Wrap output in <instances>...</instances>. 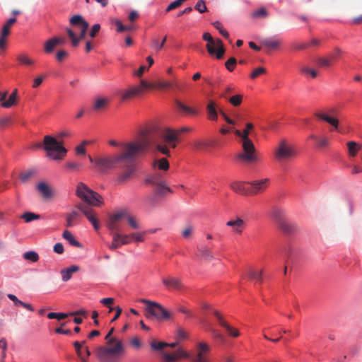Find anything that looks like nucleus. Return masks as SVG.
<instances>
[{
	"label": "nucleus",
	"mask_w": 362,
	"mask_h": 362,
	"mask_svg": "<svg viewBox=\"0 0 362 362\" xmlns=\"http://www.w3.org/2000/svg\"><path fill=\"white\" fill-rule=\"evenodd\" d=\"M140 301L147 305L145 310V316L146 318L150 320L156 319L158 320L170 319V313L160 303L144 298L141 299Z\"/></svg>",
	"instance_id": "nucleus-6"
},
{
	"label": "nucleus",
	"mask_w": 362,
	"mask_h": 362,
	"mask_svg": "<svg viewBox=\"0 0 362 362\" xmlns=\"http://www.w3.org/2000/svg\"><path fill=\"white\" fill-rule=\"evenodd\" d=\"M37 189L45 199H48L54 195V190L47 183L43 182L38 183Z\"/></svg>",
	"instance_id": "nucleus-20"
},
{
	"label": "nucleus",
	"mask_w": 362,
	"mask_h": 362,
	"mask_svg": "<svg viewBox=\"0 0 362 362\" xmlns=\"http://www.w3.org/2000/svg\"><path fill=\"white\" fill-rule=\"evenodd\" d=\"M267 72V70L264 67H258L257 69H255L250 74V78L252 79H255L256 78H257L259 76H260L261 74H264Z\"/></svg>",
	"instance_id": "nucleus-57"
},
{
	"label": "nucleus",
	"mask_w": 362,
	"mask_h": 362,
	"mask_svg": "<svg viewBox=\"0 0 362 362\" xmlns=\"http://www.w3.org/2000/svg\"><path fill=\"white\" fill-rule=\"evenodd\" d=\"M210 351V346L204 342L197 344L194 350L189 354V358L191 362H208V355Z\"/></svg>",
	"instance_id": "nucleus-12"
},
{
	"label": "nucleus",
	"mask_w": 362,
	"mask_h": 362,
	"mask_svg": "<svg viewBox=\"0 0 362 362\" xmlns=\"http://www.w3.org/2000/svg\"><path fill=\"white\" fill-rule=\"evenodd\" d=\"M247 184L250 185V195H255L264 192L267 188L269 184V179L257 180L248 182Z\"/></svg>",
	"instance_id": "nucleus-14"
},
{
	"label": "nucleus",
	"mask_w": 362,
	"mask_h": 362,
	"mask_svg": "<svg viewBox=\"0 0 362 362\" xmlns=\"http://www.w3.org/2000/svg\"><path fill=\"white\" fill-rule=\"evenodd\" d=\"M76 193L78 197L89 205L99 206L103 204L102 197L83 182L78 185Z\"/></svg>",
	"instance_id": "nucleus-7"
},
{
	"label": "nucleus",
	"mask_w": 362,
	"mask_h": 362,
	"mask_svg": "<svg viewBox=\"0 0 362 362\" xmlns=\"http://www.w3.org/2000/svg\"><path fill=\"white\" fill-rule=\"evenodd\" d=\"M193 145L195 149L204 151L209 147L210 144L208 141L197 140L194 142Z\"/></svg>",
	"instance_id": "nucleus-43"
},
{
	"label": "nucleus",
	"mask_w": 362,
	"mask_h": 362,
	"mask_svg": "<svg viewBox=\"0 0 362 362\" xmlns=\"http://www.w3.org/2000/svg\"><path fill=\"white\" fill-rule=\"evenodd\" d=\"M213 313L216 316L218 324L225 328L230 335L234 337H238L240 335L238 330L230 326L218 311L214 310Z\"/></svg>",
	"instance_id": "nucleus-15"
},
{
	"label": "nucleus",
	"mask_w": 362,
	"mask_h": 362,
	"mask_svg": "<svg viewBox=\"0 0 362 362\" xmlns=\"http://www.w3.org/2000/svg\"><path fill=\"white\" fill-rule=\"evenodd\" d=\"M279 228L284 232L285 233L290 234L292 233L296 230V226L294 224L288 222L286 219L280 220L279 223H278Z\"/></svg>",
	"instance_id": "nucleus-22"
},
{
	"label": "nucleus",
	"mask_w": 362,
	"mask_h": 362,
	"mask_svg": "<svg viewBox=\"0 0 362 362\" xmlns=\"http://www.w3.org/2000/svg\"><path fill=\"white\" fill-rule=\"evenodd\" d=\"M91 205H89L86 202H81L78 203L76 207L83 213L85 216L88 215L90 213H93L94 210L90 207Z\"/></svg>",
	"instance_id": "nucleus-31"
},
{
	"label": "nucleus",
	"mask_w": 362,
	"mask_h": 362,
	"mask_svg": "<svg viewBox=\"0 0 362 362\" xmlns=\"http://www.w3.org/2000/svg\"><path fill=\"white\" fill-rule=\"evenodd\" d=\"M68 316V314L63 313H49L47 314L49 319H57L59 320H64Z\"/></svg>",
	"instance_id": "nucleus-54"
},
{
	"label": "nucleus",
	"mask_w": 362,
	"mask_h": 362,
	"mask_svg": "<svg viewBox=\"0 0 362 362\" xmlns=\"http://www.w3.org/2000/svg\"><path fill=\"white\" fill-rule=\"evenodd\" d=\"M317 64L320 67L325 68L329 67L331 64V59L327 58H319L317 60Z\"/></svg>",
	"instance_id": "nucleus-61"
},
{
	"label": "nucleus",
	"mask_w": 362,
	"mask_h": 362,
	"mask_svg": "<svg viewBox=\"0 0 362 362\" xmlns=\"http://www.w3.org/2000/svg\"><path fill=\"white\" fill-rule=\"evenodd\" d=\"M124 218H126L129 224L130 227L133 229H138L140 228V223L139 221L132 216L129 215L126 211V216Z\"/></svg>",
	"instance_id": "nucleus-40"
},
{
	"label": "nucleus",
	"mask_w": 362,
	"mask_h": 362,
	"mask_svg": "<svg viewBox=\"0 0 362 362\" xmlns=\"http://www.w3.org/2000/svg\"><path fill=\"white\" fill-rule=\"evenodd\" d=\"M122 246L120 241V233H114L112 234V242L109 245V248L112 250H116Z\"/></svg>",
	"instance_id": "nucleus-33"
},
{
	"label": "nucleus",
	"mask_w": 362,
	"mask_h": 362,
	"mask_svg": "<svg viewBox=\"0 0 362 362\" xmlns=\"http://www.w3.org/2000/svg\"><path fill=\"white\" fill-rule=\"evenodd\" d=\"M228 102L233 106H239L242 103L243 95L235 94L228 99Z\"/></svg>",
	"instance_id": "nucleus-46"
},
{
	"label": "nucleus",
	"mask_w": 362,
	"mask_h": 362,
	"mask_svg": "<svg viewBox=\"0 0 362 362\" xmlns=\"http://www.w3.org/2000/svg\"><path fill=\"white\" fill-rule=\"evenodd\" d=\"M163 284L169 290H180L182 288V284L180 279L173 276H167L163 278Z\"/></svg>",
	"instance_id": "nucleus-16"
},
{
	"label": "nucleus",
	"mask_w": 362,
	"mask_h": 362,
	"mask_svg": "<svg viewBox=\"0 0 362 362\" xmlns=\"http://www.w3.org/2000/svg\"><path fill=\"white\" fill-rule=\"evenodd\" d=\"M89 143L88 141H83L81 144L77 146L75 148L76 155H85L86 152L85 146Z\"/></svg>",
	"instance_id": "nucleus-53"
},
{
	"label": "nucleus",
	"mask_w": 362,
	"mask_h": 362,
	"mask_svg": "<svg viewBox=\"0 0 362 362\" xmlns=\"http://www.w3.org/2000/svg\"><path fill=\"white\" fill-rule=\"evenodd\" d=\"M296 151L285 139L281 140L274 150V156L279 161L289 160L295 158Z\"/></svg>",
	"instance_id": "nucleus-10"
},
{
	"label": "nucleus",
	"mask_w": 362,
	"mask_h": 362,
	"mask_svg": "<svg viewBox=\"0 0 362 362\" xmlns=\"http://www.w3.org/2000/svg\"><path fill=\"white\" fill-rule=\"evenodd\" d=\"M347 146L350 156H355L357 151L359 150L358 144L355 141H349L347 143Z\"/></svg>",
	"instance_id": "nucleus-51"
},
{
	"label": "nucleus",
	"mask_w": 362,
	"mask_h": 362,
	"mask_svg": "<svg viewBox=\"0 0 362 362\" xmlns=\"http://www.w3.org/2000/svg\"><path fill=\"white\" fill-rule=\"evenodd\" d=\"M174 356L176 357V360H178L180 358H189V354L185 351L184 350L179 349H177L175 353Z\"/></svg>",
	"instance_id": "nucleus-63"
},
{
	"label": "nucleus",
	"mask_w": 362,
	"mask_h": 362,
	"mask_svg": "<svg viewBox=\"0 0 362 362\" xmlns=\"http://www.w3.org/2000/svg\"><path fill=\"white\" fill-rule=\"evenodd\" d=\"M212 25L214 27L217 29L221 35H222L226 38H229V34L228 31L225 29H223L221 22L219 21H215L212 23Z\"/></svg>",
	"instance_id": "nucleus-49"
},
{
	"label": "nucleus",
	"mask_w": 362,
	"mask_h": 362,
	"mask_svg": "<svg viewBox=\"0 0 362 362\" xmlns=\"http://www.w3.org/2000/svg\"><path fill=\"white\" fill-rule=\"evenodd\" d=\"M226 226L231 227L233 231L237 234H241L245 228V221L240 218L230 220L226 223Z\"/></svg>",
	"instance_id": "nucleus-18"
},
{
	"label": "nucleus",
	"mask_w": 362,
	"mask_h": 362,
	"mask_svg": "<svg viewBox=\"0 0 362 362\" xmlns=\"http://www.w3.org/2000/svg\"><path fill=\"white\" fill-rule=\"evenodd\" d=\"M109 104V100L106 98H97L93 104V110L99 111L105 109Z\"/></svg>",
	"instance_id": "nucleus-26"
},
{
	"label": "nucleus",
	"mask_w": 362,
	"mask_h": 362,
	"mask_svg": "<svg viewBox=\"0 0 362 362\" xmlns=\"http://www.w3.org/2000/svg\"><path fill=\"white\" fill-rule=\"evenodd\" d=\"M272 215L278 223H279L280 220H284V211L281 209H274V211L272 212Z\"/></svg>",
	"instance_id": "nucleus-59"
},
{
	"label": "nucleus",
	"mask_w": 362,
	"mask_h": 362,
	"mask_svg": "<svg viewBox=\"0 0 362 362\" xmlns=\"http://www.w3.org/2000/svg\"><path fill=\"white\" fill-rule=\"evenodd\" d=\"M247 182L241 181H234L230 184V187L233 191L236 193L250 195V187H246L245 185Z\"/></svg>",
	"instance_id": "nucleus-19"
},
{
	"label": "nucleus",
	"mask_w": 362,
	"mask_h": 362,
	"mask_svg": "<svg viewBox=\"0 0 362 362\" xmlns=\"http://www.w3.org/2000/svg\"><path fill=\"white\" fill-rule=\"evenodd\" d=\"M78 270H79L78 267L75 266V265H73L66 269H62L61 271V275H62V279L63 281H69L71 278L72 274L74 272H78Z\"/></svg>",
	"instance_id": "nucleus-23"
},
{
	"label": "nucleus",
	"mask_w": 362,
	"mask_h": 362,
	"mask_svg": "<svg viewBox=\"0 0 362 362\" xmlns=\"http://www.w3.org/2000/svg\"><path fill=\"white\" fill-rule=\"evenodd\" d=\"M168 346V343L165 342H157L156 341H153L151 344V346L154 350H162L164 347H166Z\"/></svg>",
	"instance_id": "nucleus-62"
},
{
	"label": "nucleus",
	"mask_w": 362,
	"mask_h": 362,
	"mask_svg": "<svg viewBox=\"0 0 362 362\" xmlns=\"http://www.w3.org/2000/svg\"><path fill=\"white\" fill-rule=\"evenodd\" d=\"M69 21L71 24L75 26H78L80 29V34L77 37L71 29L66 28V33L69 37L71 40L72 46L77 47L79 44V42L84 39L86 31L89 27V23L85 21V19L81 15H74L70 18Z\"/></svg>",
	"instance_id": "nucleus-4"
},
{
	"label": "nucleus",
	"mask_w": 362,
	"mask_h": 362,
	"mask_svg": "<svg viewBox=\"0 0 362 362\" xmlns=\"http://www.w3.org/2000/svg\"><path fill=\"white\" fill-rule=\"evenodd\" d=\"M86 344V341H83L81 342L79 341H75L74 344V346L76 349V351L78 354V356L81 358V360L85 362V358L83 356L81 348L82 346Z\"/></svg>",
	"instance_id": "nucleus-50"
},
{
	"label": "nucleus",
	"mask_w": 362,
	"mask_h": 362,
	"mask_svg": "<svg viewBox=\"0 0 362 362\" xmlns=\"http://www.w3.org/2000/svg\"><path fill=\"white\" fill-rule=\"evenodd\" d=\"M24 259L31 261L33 262H36L39 259V255L36 252L34 251H28L23 254Z\"/></svg>",
	"instance_id": "nucleus-48"
},
{
	"label": "nucleus",
	"mask_w": 362,
	"mask_h": 362,
	"mask_svg": "<svg viewBox=\"0 0 362 362\" xmlns=\"http://www.w3.org/2000/svg\"><path fill=\"white\" fill-rule=\"evenodd\" d=\"M43 148L46 151L47 156L54 160L62 159L67 153V150L63 146L62 143L49 135L44 137Z\"/></svg>",
	"instance_id": "nucleus-3"
},
{
	"label": "nucleus",
	"mask_w": 362,
	"mask_h": 362,
	"mask_svg": "<svg viewBox=\"0 0 362 362\" xmlns=\"http://www.w3.org/2000/svg\"><path fill=\"white\" fill-rule=\"evenodd\" d=\"M198 250H199L201 256L204 259L211 260L214 258L211 250L208 247H206L205 246L199 247Z\"/></svg>",
	"instance_id": "nucleus-34"
},
{
	"label": "nucleus",
	"mask_w": 362,
	"mask_h": 362,
	"mask_svg": "<svg viewBox=\"0 0 362 362\" xmlns=\"http://www.w3.org/2000/svg\"><path fill=\"white\" fill-rule=\"evenodd\" d=\"M147 234V231L142 232H136L132 233L129 234L131 237L132 241H134L136 243H142L145 240V236Z\"/></svg>",
	"instance_id": "nucleus-32"
},
{
	"label": "nucleus",
	"mask_w": 362,
	"mask_h": 362,
	"mask_svg": "<svg viewBox=\"0 0 362 362\" xmlns=\"http://www.w3.org/2000/svg\"><path fill=\"white\" fill-rule=\"evenodd\" d=\"M268 16V12L265 8H260L254 11L252 17L254 18H264Z\"/></svg>",
	"instance_id": "nucleus-42"
},
{
	"label": "nucleus",
	"mask_w": 362,
	"mask_h": 362,
	"mask_svg": "<svg viewBox=\"0 0 362 362\" xmlns=\"http://www.w3.org/2000/svg\"><path fill=\"white\" fill-rule=\"evenodd\" d=\"M21 218H23L25 222L29 223L34 220L39 219L40 216L33 212H25L21 215Z\"/></svg>",
	"instance_id": "nucleus-45"
},
{
	"label": "nucleus",
	"mask_w": 362,
	"mask_h": 362,
	"mask_svg": "<svg viewBox=\"0 0 362 362\" xmlns=\"http://www.w3.org/2000/svg\"><path fill=\"white\" fill-rule=\"evenodd\" d=\"M57 45L58 42L54 37L48 40L45 43V52L46 53H51Z\"/></svg>",
	"instance_id": "nucleus-38"
},
{
	"label": "nucleus",
	"mask_w": 362,
	"mask_h": 362,
	"mask_svg": "<svg viewBox=\"0 0 362 362\" xmlns=\"http://www.w3.org/2000/svg\"><path fill=\"white\" fill-rule=\"evenodd\" d=\"M17 59L21 64L23 65L30 66L34 64V61L25 54H19L17 57Z\"/></svg>",
	"instance_id": "nucleus-47"
},
{
	"label": "nucleus",
	"mask_w": 362,
	"mask_h": 362,
	"mask_svg": "<svg viewBox=\"0 0 362 362\" xmlns=\"http://www.w3.org/2000/svg\"><path fill=\"white\" fill-rule=\"evenodd\" d=\"M176 105H177V107L180 110L183 111L186 115H196L199 112L197 109L189 107V106H187L179 100L176 101Z\"/></svg>",
	"instance_id": "nucleus-24"
},
{
	"label": "nucleus",
	"mask_w": 362,
	"mask_h": 362,
	"mask_svg": "<svg viewBox=\"0 0 362 362\" xmlns=\"http://www.w3.org/2000/svg\"><path fill=\"white\" fill-rule=\"evenodd\" d=\"M160 136L165 144L159 143L156 145V148L160 153L170 157V151L167 144L173 148H176V142L178 141L179 137L175 129L172 128H165L162 130Z\"/></svg>",
	"instance_id": "nucleus-5"
},
{
	"label": "nucleus",
	"mask_w": 362,
	"mask_h": 362,
	"mask_svg": "<svg viewBox=\"0 0 362 362\" xmlns=\"http://www.w3.org/2000/svg\"><path fill=\"white\" fill-rule=\"evenodd\" d=\"M18 90L15 89L9 95L8 99L1 103V106L4 108H8L16 103Z\"/></svg>",
	"instance_id": "nucleus-27"
},
{
	"label": "nucleus",
	"mask_w": 362,
	"mask_h": 362,
	"mask_svg": "<svg viewBox=\"0 0 362 362\" xmlns=\"http://www.w3.org/2000/svg\"><path fill=\"white\" fill-rule=\"evenodd\" d=\"M153 166H157L159 170H167L169 168V163L165 158L154 161Z\"/></svg>",
	"instance_id": "nucleus-36"
},
{
	"label": "nucleus",
	"mask_w": 362,
	"mask_h": 362,
	"mask_svg": "<svg viewBox=\"0 0 362 362\" xmlns=\"http://www.w3.org/2000/svg\"><path fill=\"white\" fill-rule=\"evenodd\" d=\"M202 37L204 41L208 42L206 47L209 54L211 55L216 54L218 59H222L226 51L222 40L221 39L214 40L209 33H204Z\"/></svg>",
	"instance_id": "nucleus-11"
},
{
	"label": "nucleus",
	"mask_w": 362,
	"mask_h": 362,
	"mask_svg": "<svg viewBox=\"0 0 362 362\" xmlns=\"http://www.w3.org/2000/svg\"><path fill=\"white\" fill-rule=\"evenodd\" d=\"M87 219L92 223L94 228L98 230L100 228V223L98 220L96 218L95 211L93 213L88 214V215L85 216Z\"/></svg>",
	"instance_id": "nucleus-44"
},
{
	"label": "nucleus",
	"mask_w": 362,
	"mask_h": 362,
	"mask_svg": "<svg viewBox=\"0 0 362 362\" xmlns=\"http://www.w3.org/2000/svg\"><path fill=\"white\" fill-rule=\"evenodd\" d=\"M164 181L162 175L159 173H153L147 176L145 179V182L148 185L156 186Z\"/></svg>",
	"instance_id": "nucleus-21"
},
{
	"label": "nucleus",
	"mask_w": 362,
	"mask_h": 362,
	"mask_svg": "<svg viewBox=\"0 0 362 362\" xmlns=\"http://www.w3.org/2000/svg\"><path fill=\"white\" fill-rule=\"evenodd\" d=\"M262 274H263V270H260L259 272L255 270H250L248 272V276L251 280H255L257 282L262 283Z\"/></svg>",
	"instance_id": "nucleus-37"
},
{
	"label": "nucleus",
	"mask_w": 362,
	"mask_h": 362,
	"mask_svg": "<svg viewBox=\"0 0 362 362\" xmlns=\"http://www.w3.org/2000/svg\"><path fill=\"white\" fill-rule=\"evenodd\" d=\"M262 45L272 49H277L280 47L281 42L279 40L265 39L262 41Z\"/></svg>",
	"instance_id": "nucleus-28"
},
{
	"label": "nucleus",
	"mask_w": 362,
	"mask_h": 362,
	"mask_svg": "<svg viewBox=\"0 0 362 362\" xmlns=\"http://www.w3.org/2000/svg\"><path fill=\"white\" fill-rule=\"evenodd\" d=\"M80 214L77 210H73L71 212L68 214L66 218V226L69 228L72 227L74 225V221L77 220Z\"/></svg>",
	"instance_id": "nucleus-29"
},
{
	"label": "nucleus",
	"mask_w": 362,
	"mask_h": 362,
	"mask_svg": "<svg viewBox=\"0 0 362 362\" xmlns=\"http://www.w3.org/2000/svg\"><path fill=\"white\" fill-rule=\"evenodd\" d=\"M253 128H254V125L252 123H247L245 129H243V131H240L239 129H235L234 131V133L237 136H238L240 138H243L244 133L246 132L247 137H249L250 131L252 129H253Z\"/></svg>",
	"instance_id": "nucleus-39"
},
{
	"label": "nucleus",
	"mask_w": 362,
	"mask_h": 362,
	"mask_svg": "<svg viewBox=\"0 0 362 362\" xmlns=\"http://www.w3.org/2000/svg\"><path fill=\"white\" fill-rule=\"evenodd\" d=\"M16 22V18H9L6 23L3 25L1 33L4 36H8L10 34V28Z\"/></svg>",
	"instance_id": "nucleus-35"
},
{
	"label": "nucleus",
	"mask_w": 362,
	"mask_h": 362,
	"mask_svg": "<svg viewBox=\"0 0 362 362\" xmlns=\"http://www.w3.org/2000/svg\"><path fill=\"white\" fill-rule=\"evenodd\" d=\"M194 8L201 13L207 11V8L204 0H199L194 6Z\"/></svg>",
	"instance_id": "nucleus-56"
},
{
	"label": "nucleus",
	"mask_w": 362,
	"mask_h": 362,
	"mask_svg": "<svg viewBox=\"0 0 362 362\" xmlns=\"http://www.w3.org/2000/svg\"><path fill=\"white\" fill-rule=\"evenodd\" d=\"M126 216V211L122 210L110 216L107 221V227L111 231L119 233L121 230L120 221Z\"/></svg>",
	"instance_id": "nucleus-13"
},
{
	"label": "nucleus",
	"mask_w": 362,
	"mask_h": 362,
	"mask_svg": "<svg viewBox=\"0 0 362 362\" xmlns=\"http://www.w3.org/2000/svg\"><path fill=\"white\" fill-rule=\"evenodd\" d=\"M157 86L159 88H172L173 86H175L177 88H180V86H178V84L173 83H171L169 81L160 82Z\"/></svg>",
	"instance_id": "nucleus-64"
},
{
	"label": "nucleus",
	"mask_w": 362,
	"mask_h": 362,
	"mask_svg": "<svg viewBox=\"0 0 362 362\" xmlns=\"http://www.w3.org/2000/svg\"><path fill=\"white\" fill-rule=\"evenodd\" d=\"M237 63L235 58L230 57L228 61L226 62L225 66L229 71H233L235 69V66Z\"/></svg>",
	"instance_id": "nucleus-60"
},
{
	"label": "nucleus",
	"mask_w": 362,
	"mask_h": 362,
	"mask_svg": "<svg viewBox=\"0 0 362 362\" xmlns=\"http://www.w3.org/2000/svg\"><path fill=\"white\" fill-rule=\"evenodd\" d=\"M194 232V228L192 226H186L182 231V235L185 239H189L191 238Z\"/></svg>",
	"instance_id": "nucleus-55"
},
{
	"label": "nucleus",
	"mask_w": 362,
	"mask_h": 362,
	"mask_svg": "<svg viewBox=\"0 0 362 362\" xmlns=\"http://www.w3.org/2000/svg\"><path fill=\"white\" fill-rule=\"evenodd\" d=\"M124 351V347L122 340L115 339L108 347L100 346L96 350V356L101 361H105L110 355H119Z\"/></svg>",
	"instance_id": "nucleus-9"
},
{
	"label": "nucleus",
	"mask_w": 362,
	"mask_h": 362,
	"mask_svg": "<svg viewBox=\"0 0 362 362\" xmlns=\"http://www.w3.org/2000/svg\"><path fill=\"white\" fill-rule=\"evenodd\" d=\"M62 237L65 240H66L69 243L70 245L75 246L76 247H78V248L82 247V245L78 240H76L75 239L73 234L70 231L64 230L62 234Z\"/></svg>",
	"instance_id": "nucleus-25"
},
{
	"label": "nucleus",
	"mask_w": 362,
	"mask_h": 362,
	"mask_svg": "<svg viewBox=\"0 0 362 362\" xmlns=\"http://www.w3.org/2000/svg\"><path fill=\"white\" fill-rule=\"evenodd\" d=\"M156 194L158 196H164L168 192L171 193L172 190L171 189L167 186L165 181H163L160 184H158L156 186Z\"/></svg>",
	"instance_id": "nucleus-30"
},
{
	"label": "nucleus",
	"mask_w": 362,
	"mask_h": 362,
	"mask_svg": "<svg viewBox=\"0 0 362 362\" xmlns=\"http://www.w3.org/2000/svg\"><path fill=\"white\" fill-rule=\"evenodd\" d=\"M217 103L212 100H209L206 105L208 119L211 121H216L219 112Z\"/></svg>",
	"instance_id": "nucleus-17"
},
{
	"label": "nucleus",
	"mask_w": 362,
	"mask_h": 362,
	"mask_svg": "<svg viewBox=\"0 0 362 362\" xmlns=\"http://www.w3.org/2000/svg\"><path fill=\"white\" fill-rule=\"evenodd\" d=\"M240 139L243 151L236 156L237 159L247 163L255 162L257 158L255 153V148L253 142L249 137H247L246 132L244 133L243 138Z\"/></svg>",
	"instance_id": "nucleus-8"
},
{
	"label": "nucleus",
	"mask_w": 362,
	"mask_h": 362,
	"mask_svg": "<svg viewBox=\"0 0 362 362\" xmlns=\"http://www.w3.org/2000/svg\"><path fill=\"white\" fill-rule=\"evenodd\" d=\"M124 156V150L121 153L115 155H104L95 158L88 156V159L93 163L95 168L101 173H107L110 170L117 168Z\"/></svg>",
	"instance_id": "nucleus-2"
},
{
	"label": "nucleus",
	"mask_w": 362,
	"mask_h": 362,
	"mask_svg": "<svg viewBox=\"0 0 362 362\" xmlns=\"http://www.w3.org/2000/svg\"><path fill=\"white\" fill-rule=\"evenodd\" d=\"M233 93H235V87L231 86H227L223 89L221 97L228 100L230 98L229 95Z\"/></svg>",
	"instance_id": "nucleus-58"
},
{
	"label": "nucleus",
	"mask_w": 362,
	"mask_h": 362,
	"mask_svg": "<svg viewBox=\"0 0 362 362\" xmlns=\"http://www.w3.org/2000/svg\"><path fill=\"white\" fill-rule=\"evenodd\" d=\"M65 168L70 172H77L81 168V165L75 161H68L65 163Z\"/></svg>",
	"instance_id": "nucleus-41"
},
{
	"label": "nucleus",
	"mask_w": 362,
	"mask_h": 362,
	"mask_svg": "<svg viewBox=\"0 0 362 362\" xmlns=\"http://www.w3.org/2000/svg\"><path fill=\"white\" fill-rule=\"evenodd\" d=\"M119 94L121 96L122 101H125L132 98V97H134L131 88L127 90L119 91Z\"/></svg>",
	"instance_id": "nucleus-52"
},
{
	"label": "nucleus",
	"mask_w": 362,
	"mask_h": 362,
	"mask_svg": "<svg viewBox=\"0 0 362 362\" xmlns=\"http://www.w3.org/2000/svg\"><path fill=\"white\" fill-rule=\"evenodd\" d=\"M152 143V140L147 132L141 133L136 143H127L124 144V156L119 165L118 168L124 169L119 176L120 182H125L129 180L135 172V159L137 154L148 148Z\"/></svg>",
	"instance_id": "nucleus-1"
}]
</instances>
